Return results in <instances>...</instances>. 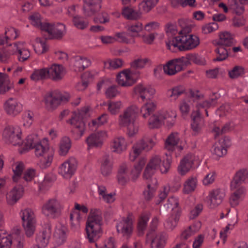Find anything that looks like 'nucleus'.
<instances>
[{"label":"nucleus","instance_id":"obj_2","mask_svg":"<svg viewBox=\"0 0 248 248\" xmlns=\"http://www.w3.org/2000/svg\"><path fill=\"white\" fill-rule=\"evenodd\" d=\"M199 44V37L193 34L179 35L166 42L168 48L172 51H175V48L181 51L191 50L196 48Z\"/></svg>","mask_w":248,"mask_h":248},{"label":"nucleus","instance_id":"obj_63","mask_svg":"<svg viewBox=\"0 0 248 248\" xmlns=\"http://www.w3.org/2000/svg\"><path fill=\"white\" fill-rule=\"evenodd\" d=\"M107 122V115L103 114L101 116L98 117L96 119L93 120L91 124L89 125L90 126H98L102 125Z\"/></svg>","mask_w":248,"mask_h":248},{"label":"nucleus","instance_id":"obj_19","mask_svg":"<svg viewBox=\"0 0 248 248\" xmlns=\"http://www.w3.org/2000/svg\"><path fill=\"white\" fill-rule=\"evenodd\" d=\"M118 84L122 87H129L132 86L136 82L130 71L128 69L124 70L119 73L117 76Z\"/></svg>","mask_w":248,"mask_h":248},{"label":"nucleus","instance_id":"obj_16","mask_svg":"<svg viewBox=\"0 0 248 248\" xmlns=\"http://www.w3.org/2000/svg\"><path fill=\"white\" fill-rule=\"evenodd\" d=\"M134 93L138 94L143 101H152L155 90L150 86H145L140 84L136 85L133 89Z\"/></svg>","mask_w":248,"mask_h":248},{"label":"nucleus","instance_id":"obj_36","mask_svg":"<svg viewBox=\"0 0 248 248\" xmlns=\"http://www.w3.org/2000/svg\"><path fill=\"white\" fill-rule=\"evenodd\" d=\"M112 148L113 151L117 153H121L126 150V144L123 138H117L113 140Z\"/></svg>","mask_w":248,"mask_h":248},{"label":"nucleus","instance_id":"obj_45","mask_svg":"<svg viewBox=\"0 0 248 248\" xmlns=\"http://www.w3.org/2000/svg\"><path fill=\"white\" fill-rule=\"evenodd\" d=\"M181 215V214H179V212L175 214L171 213L170 217L166 222V228L172 230L177 226Z\"/></svg>","mask_w":248,"mask_h":248},{"label":"nucleus","instance_id":"obj_43","mask_svg":"<svg viewBox=\"0 0 248 248\" xmlns=\"http://www.w3.org/2000/svg\"><path fill=\"white\" fill-rule=\"evenodd\" d=\"M127 31L130 33L132 37L139 36V32L143 30L142 23L138 22L134 24L128 25L126 26Z\"/></svg>","mask_w":248,"mask_h":248},{"label":"nucleus","instance_id":"obj_25","mask_svg":"<svg viewBox=\"0 0 248 248\" xmlns=\"http://www.w3.org/2000/svg\"><path fill=\"white\" fill-rule=\"evenodd\" d=\"M23 192V188L20 186H15L6 196L7 202L9 205L15 204L21 197Z\"/></svg>","mask_w":248,"mask_h":248},{"label":"nucleus","instance_id":"obj_24","mask_svg":"<svg viewBox=\"0 0 248 248\" xmlns=\"http://www.w3.org/2000/svg\"><path fill=\"white\" fill-rule=\"evenodd\" d=\"M194 156L192 154H187L181 161L178 170L181 175L186 174L192 167Z\"/></svg>","mask_w":248,"mask_h":248},{"label":"nucleus","instance_id":"obj_15","mask_svg":"<svg viewBox=\"0 0 248 248\" xmlns=\"http://www.w3.org/2000/svg\"><path fill=\"white\" fill-rule=\"evenodd\" d=\"M133 220V216L131 214H129L126 217H124L117 225L118 232L128 237L132 232Z\"/></svg>","mask_w":248,"mask_h":248},{"label":"nucleus","instance_id":"obj_49","mask_svg":"<svg viewBox=\"0 0 248 248\" xmlns=\"http://www.w3.org/2000/svg\"><path fill=\"white\" fill-rule=\"evenodd\" d=\"M215 51L217 53V57L214 59L215 61H222L228 57V50L224 46H218Z\"/></svg>","mask_w":248,"mask_h":248},{"label":"nucleus","instance_id":"obj_35","mask_svg":"<svg viewBox=\"0 0 248 248\" xmlns=\"http://www.w3.org/2000/svg\"><path fill=\"white\" fill-rule=\"evenodd\" d=\"M24 43H18L14 44V47L15 48L16 52L17 51L19 54L18 60L24 62L27 60L30 56V53L28 49L23 48Z\"/></svg>","mask_w":248,"mask_h":248},{"label":"nucleus","instance_id":"obj_44","mask_svg":"<svg viewBox=\"0 0 248 248\" xmlns=\"http://www.w3.org/2000/svg\"><path fill=\"white\" fill-rule=\"evenodd\" d=\"M30 19L31 20V23L33 26L44 31L45 29V25L48 24V23L46 22L43 23L42 22L41 16L38 13H34L31 16H30Z\"/></svg>","mask_w":248,"mask_h":248},{"label":"nucleus","instance_id":"obj_11","mask_svg":"<svg viewBox=\"0 0 248 248\" xmlns=\"http://www.w3.org/2000/svg\"><path fill=\"white\" fill-rule=\"evenodd\" d=\"M156 142L155 140L149 136H144L139 140L134 147V152L139 155L142 151L148 152L151 150L155 146Z\"/></svg>","mask_w":248,"mask_h":248},{"label":"nucleus","instance_id":"obj_58","mask_svg":"<svg viewBox=\"0 0 248 248\" xmlns=\"http://www.w3.org/2000/svg\"><path fill=\"white\" fill-rule=\"evenodd\" d=\"M173 60L178 72L183 70L188 65L186 56L173 59Z\"/></svg>","mask_w":248,"mask_h":248},{"label":"nucleus","instance_id":"obj_40","mask_svg":"<svg viewBox=\"0 0 248 248\" xmlns=\"http://www.w3.org/2000/svg\"><path fill=\"white\" fill-rule=\"evenodd\" d=\"M71 140L69 138L64 137L61 140L59 145V153L61 155H65L71 148Z\"/></svg>","mask_w":248,"mask_h":248},{"label":"nucleus","instance_id":"obj_3","mask_svg":"<svg viewBox=\"0 0 248 248\" xmlns=\"http://www.w3.org/2000/svg\"><path fill=\"white\" fill-rule=\"evenodd\" d=\"M170 162L169 159L162 161L160 156H152L149 161L144 170L143 176L146 179L151 178L155 172L160 170L162 173H167L170 169Z\"/></svg>","mask_w":248,"mask_h":248},{"label":"nucleus","instance_id":"obj_55","mask_svg":"<svg viewBox=\"0 0 248 248\" xmlns=\"http://www.w3.org/2000/svg\"><path fill=\"white\" fill-rule=\"evenodd\" d=\"M186 58L188 65L191 64V62L200 65H202L205 63L204 60L196 54H188L186 55Z\"/></svg>","mask_w":248,"mask_h":248},{"label":"nucleus","instance_id":"obj_34","mask_svg":"<svg viewBox=\"0 0 248 248\" xmlns=\"http://www.w3.org/2000/svg\"><path fill=\"white\" fill-rule=\"evenodd\" d=\"M156 103L152 101H149L146 103L140 109L142 116L146 119L150 116L156 109Z\"/></svg>","mask_w":248,"mask_h":248},{"label":"nucleus","instance_id":"obj_53","mask_svg":"<svg viewBox=\"0 0 248 248\" xmlns=\"http://www.w3.org/2000/svg\"><path fill=\"white\" fill-rule=\"evenodd\" d=\"M122 103L120 101H109L108 103V110L112 115L118 113L122 108Z\"/></svg>","mask_w":248,"mask_h":248},{"label":"nucleus","instance_id":"obj_50","mask_svg":"<svg viewBox=\"0 0 248 248\" xmlns=\"http://www.w3.org/2000/svg\"><path fill=\"white\" fill-rule=\"evenodd\" d=\"M72 21L74 26L78 29L84 30L89 25V23L87 20L78 16H74Z\"/></svg>","mask_w":248,"mask_h":248},{"label":"nucleus","instance_id":"obj_4","mask_svg":"<svg viewBox=\"0 0 248 248\" xmlns=\"http://www.w3.org/2000/svg\"><path fill=\"white\" fill-rule=\"evenodd\" d=\"M69 98L70 95L67 93L62 94L58 90L49 92L45 96L46 108L49 111H52L62 102H67Z\"/></svg>","mask_w":248,"mask_h":248},{"label":"nucleus","instance_id":"obj_9","mask_svg":"<svg viewBox=\"0 0 248 248\" xmlns=\"http://www.w3.org/2000/svg\"><path fill=\"white\" fill-rule=\"evenodd\" d=\"M138 112L139 108L136 106L132 105L126 108L119 116V125L121 127H125L130 123L135 121Z\"/></svg>","mask_w":248,"mask_h":248},{"label":"nucleus","instance_id":"obj_46","mask_svg":"<svg viewBox=\"0 0 248 248\" xmlns=\"http://www.w3.org/2000/svg\"><path fill=\"white\" fill-rule=\"evenodd\" d=\"M122 15L127 19L135 20L140 17V14L132 8L128 6L123 8Z\"/></svg>","mask_w":248,"mask_h":248},{"label":"nucleus","instance_id":"obj_30","mask_svg":"<svg viewBox=\"0 0 248 248\" xmlns=\"http://www.w3.org/2000/svg\"><path fill=\"white\" fill-rule=\"evenodd\" d=\"M34 153L37 156H42L46 154L52 153L49 150L47 141L43 140L35 146Z\"/></svg>","mask_w":248,"mask_h":248},{"label":"nucleus","instance_id":"obj_12","mask_svg":"<svg viewBox=\"0 0 248 248\" xmlns=\"http://www.w3.org/2000/svg\"><path fill=\"white\" fill-rule=\"evenodd\" d=\"M146 238L147 241L151 242V248H163L167 240V236L163 232H149Z\"/></svg>","mask_w":248,"mask_h":248},{"label":"nucleus","instance_id":"obj_21","mask_svg":"<svg viewBox=\"0 0 248 248\" xmlns=\"http://www.w3.org/2000/svg\"><path fill=\"white\" fill-rule=\"evenodd\" d=\"M84 13L85 16H91L101 8V0H84Z\"/></svg>","mask_w":248,"mask_h":248},{"label":"nucleus","instance_id":"obj_62","mask_svg":"<svg viewBox=\"0 0 248 248\" xmlns=\"http://www.w3.org/2000/svg\"><path fill=\"white\" fill-rule=\"evenodd\" d=\"M23 164L21 162H20L17 164L15 169H13L14 175L13 176V179L14 182H17L18 179L20 177L23 170Z\"/></svg>","mask_w":248,"mask_h":248},{"label":"nucleus","instance_id":"obj_61","mask_svg":"<svg viewBox=\"0 0 248 248\" xmlns=\"http://www.w3.org/2000/svg\"><path fill=\"white\" fill-rule=\"evenodd\" d=\"M155 189L152 186V184H148L147 187L143 191L144 199L146 201H150L154 196Z\"/></svg>","mask_w":248,"mask_h":248},{"label":"nucleus","instance_id":"obj_18","mask_svg":"<svg viewBox=\"0 0 248 248\" xmlns=\"http://www.w3.org/2000/svg\"><path fill=\"white\" fill-rule=\"evenodd\" d=\"M107 137V132L101 131L91 134L86 139V142L90 147H99L102 145L104 140Z\"/></svg>","mask_w":248,"mask_h":248},{"label":"nucleus","instance_id":"obj_22","mask_svg":"<svg viewBox=\"0 0 248 248\" xmlns=\"http://www.w3.org/2000/svg\"><path fill=\"white\" fill-rule=\"evenodd\" d=\"M48 78L54 81L61 80L64 75L65 71L63 67L60 64H53L47 68Z\"/></svg>","mask_w":248,"mask_h":248},{"label":"nucleus","instance_id":"obj_48","mask_svg":"<svg viewBox=\"0 0 248 248\" xmlns=\"http://www.w3.org/2000/svg\"><path fill=\"white\" fill-rule=\"evenodd\" d=\"M53 156V153H51L41 156V158L38 163V165L43 169L49 167L51 164Z\"/></svg>","mask_w":248,"mask_h":248},{"label":"nucleus","instance_id":"obj_52","mask_svg":"<svg viewBox=\"0 0 248 248\" xmlns=\"http://www.w3.org/2000/svg\"><path fill=\"white\" fill-rule=\"evenodd\" d=\"M163 72L168 75H173L178 72L173 60L169 61L167 64L164 66Z\"/></svg>","mask_w":248,"mask_h":248},{"label":"nucleus","instance_id":"obj_33","mask_svg":"<svg viewBox=\"0 0 248 248\" xmlns=\"http://www.w3.org/2000/svg\"><path fill=\"white\" fill-rule=\"evenodd\" d=\"M112 162L111 158L108 155H105L103 156L101 167V171L104 176L108 175L112 171Z\"/></svg>","mask_w":248,"mask_h":248},{"label":"nucleus","instance_id":"obj_5","mask_svg":"<svg viewBox=\"0 0 248 248\" xmlns=\"http://www.w3.org/2000/svg\"><path fill=\"white\" fill-rule=\"evenodd\" d=\"M22 225L27 237L31 236L36 229V219L33 211L31 208H25L20 212Z\"/></svg>","mask_w":248,"mask_h":248},{"label":"nucleus","instance_id":"obj_59","mask_svg":"<svg viewBox=\"0 0 248 248\" xmlns=\"http://www.w3.org/2000/svg\"><path fill=\"white\" fill-rule=\"evenodd\" d=\"M104 65L107 68L115 69L120 68L122 66L123 61L121 59H116L110 60L107 62H104Z\"/></svg>","mask_w":248,"mask_h":248},{"label":"nucleus","instance_id":"obj_47","mask_svg":"<svg viewBox=\"0 0 248 248\" xmlns=\"http://www.w3.org/2000/svg\"><path fill=\"white\" fill-rule=\"evenodd\" d=\"M245 73V68L243 67L236 65L229 71L228 75L231 79H235L242 77Z\"/></svg>","mask_w":248,"mask_h":248},{"label":"nucleus","instance_id":"obj_32","mask_svg":"<svg viewBox=\"0 0 248 248\" xmlns=\"http://www.w3.org/2000/svg\"><path fill=\"white\" fill-rule=\"evenodd\" d=\"M73 65L75 70L82 71L91 65V61L85 57L77 56L74 59Z\"/></svg>","mask_w":248,"mask_h":248},{"label":"nucleus","instance_id":"obj_60","mask_svg":"<svg viewBox=\"0 0 248 248\" xmlns=\"http://www.w3.org/2000/svg\"><path fill=\"white\" fill-rule=\"evenodd\" d=\"M12 244L10 236H5L0 234V248H10Z\"/></svg>","mask_w":248,"mask_h":248},{"label":"nucleus","instance_id":"obj_42","mask_svg":"<svg viewBox=\"0 0 248 248\" xmlns=\"http://www.w3.org/2000/svg\"><path fill=\"white\" fill-rule=\"evenodd\" d=\"M197 186L196 178L191 177L188 178L184 185L183 192L185 194H189L195 189Z\"/></svg>","mask_w":248,"mask_h":248},{"label":"nucleus","instance_id":"obj_26","mask_svg":"<svg viewBox=\"0 0 248 248\" xmlns=\"http://www.w3.org/2000/svg\"><path fill=\"white\" fill-rule=\"evenodd\" d=\"M179 202L178 200L173 197L170 198L167 201V203L164 205L162 208V210L165 213L169 211H172V214L178 213L181 214V210L178 207Z\"/></svg>","mask_w":248,"mask_h":248},{"label":"nucleus","instance_id":"obj_64","mask_svg":"<svg viewBox=\"0 0 248 248\" xmlns=\"http://www.w3.org/2000/svg\"><path fill=\"white\" fill-rule=\"evenodd\" d=\"M120 93L116 85H112L108 87L105 92L106 96L108 98H113Z\"/></svg>","mask_w":248,"mask_h":248},{"label":"nucleus","instance_id":"obj_56","mask_svg":"<svg viewBox=\"0 0 248 248\" xmlns=\"http://www.w3.org/2000/svg\"><path fill=\"white\" fill-rule=\"evenodd\" d=\"M214 154L218 157H222L227 154V149L220 141L216 142L214 146Z\"/></svg>","mask_w":248,"mask_h":248},{"label":"nucleus","instance_id":"obj_41","mask_svg":"<svg viewBox=\"0 0 248 248\" xmlns=\"http://www.w3.org/2000/svg\"><path fill=\"white\" fill-rule=\"evenodd\" d=\"M31 78L34 81L48 78L47 68H42L34 71L31 76Z\"/></svg>","mask_w":248,"mask_h":248},{"label":"nucleus","instance_id":"obj_8","mask_svg":"<svg viewBox=\"0 0 248 248\" xmlns=\"http://www.w3.org/2000/svg\"><path fill=\"white\" fill-rule=\"evenodd\" d=\"M21 133V131L18 128L8 126L4 129L3 137L8 143L13 145H19L22 142Z\"/></svg>","mask_w":248,"mask_h":248},{"label":"nucleus","instance_id":"obj_6","mask_svg":"<svg viewBox=\"0 0 248 248\" xmlns=\"http://www.w3.org/2000/svg\"><path fill=\"white\" fill-rule=\"evenodd\" d=\"M62 202L56 198H51L42 206V213L46 217L56 218L59 217L63 209Z\"/></svg>","mask_w":248,"mask_h":248},{"label":"nucleus","instance_id":"obj_10","mask_svg":"<svg viewBox=\"0 0 248 248\" xmlns=\"http://www.w3.org/2000/svg\"><path fill=\"white\" fill-rule=\"evenodd\" d=\"M68 122L72 125V132L74 138L76 140L80 139L85 130V123L83 119L74 114L72 115Z\"/></svg>","mask_w":248,"mask_h":248},{"label":"nucleus","instance_id":"obj_51","mask_svg":"<svg viewBox=\"0 0 248 248\" xmlns=\"http://www.w3.org/2000/svg\"><path fill=\"white\" fill-rule=\"evenodd\" d=\"M36 41L38 43L34 48V50L36 53L42 54L48 51V46L46 44L45 41L42 40L40 38H37Z\"/></svg>","mask_w":248,"mask_h":248},{"label":"nucleus","instance_id":"obj_17","mask_svg":"<svg viewBox=\"0 0 248 248\" xmlns=\"http://www.w3.org/2000/svg\"><path fill=\"white\" fill-rule=\"evenodd\" d=\"M51 233V225L49 223L45 224L43 230L36 237L37 245L41 248L46 247L49 242Z\"/></svg>","mask_w":248,"mask_h":248},{"label":"nucleus","instance_id":"obj_20","mask_svg":"<svg viewBox=\"0 0 248 248\" xmlns=\"http://www.w3.org/2000/svg\"><path fill=\"white\" fill-rule=\"evenodd\" d=\"M4 109L7 114L16 115L22 110V105L15 98H10L4 103Z\"/></svg>","mask_w":248,"mask_h":248},{"label":"nucleus","instance_id":"obj_23","mask_svg":"<svg viewBox=\"0 0 248 248\" xmlns=\"http://www.w3.org/2000/svg\"><path fill=\"white\" fill-rule=\"evenodd\" d=\"M244 182L248 183V171L245 169L238 170L231 183L232 190L238 188Z\"/></svg>","mask_w":248,"mask_h":248},{"label":"nucleus","instance_id":"obj_27","mask_svg":"<svg viewBox=\"0 0 248 248\" xmlns=\"http://www.w3.org/2000/svg\"><path fill=\"white\" fill-rule=\"evenodd\" d=\"M210 205L214 208L220 204L224 197V193L219 189L212 190L209 194Z\"/></svg>","mask_w":248,"mask_h":248},{"label":"nucleus","instance_id":"obj_28","mask_svg":"<svg viewBox=\"0 0 248 248\" xmlns=\"http://www.w3.org/2000/svg\"><path fill=\"white\" fill-rule=\"evenodd\" d=\"M234 39L232 34L229 32L224 31L219 34V39L216 41L217 46H231L233 44Z\"/></svg>","mask_w":248,"mask_h":248},{"label":"nucleus","instance_id":"obj_38","mask_svg":"<svg viewBox=\"0 0 248 248\" xmlns=\"http://www.w3.org/2000/svg\"><path fill=\"white\" fill-rule=\"evenodd\" d=\"M186 91L185 88L182 85H177L168 90L167 92L168 96L173 100H176Z\"/></svg>","mask_w":248,"mask_h":248},{"label":"nucleus","instance_id":"obj_31","mask_svg":"<svg viewBox=\"0 0 248 248\" xmlns=\"http://www.w3.org/2000/svg\"><path fill=\"white\" fill-rule=\"evenodd\" d=\"M191 117L192 120L191 127L194 132L198 133L201 130L202 124V120L201 117L200 110L193 111Z\"/></svg>","mask_w":248,"mask_h":248},{"label":"nucleus","instance_id":"obj_7","mask_svg":"<svg viewBox=\"0 0 248 248\" xmlns=\"http://www.w3.org/2000/svg\"><path fill=\"white\" fill-rule=\"evenodd\" d=\"M175 115L171 112L158 113L151 116L148 120V124L151 128L159 127L163 123H166L169 126H172L174 123Z\"/></svg>","mask_w":248,"mask_h":248},{"label":"nucleus","instance_id":"obj_29","mask_svg":"<svg viewBox=\"0 0 248 248\" xmlns=\"http://www.w3.org/2000/svg\"><path fill=\"white\" fill-rule=\"evenodd\" d=\"M180 140L179 133L176 132H172L166 140V149L168 151H173L174 147L179 143Z\"/></svg>","mask_w":248,"mask_h":248},{"label":"nucleus","instance_id":"obj_39","mask_svg":"<svg viewBox=\"0 0 248 248\" xmlns=\"http://www.w3.org/2000/svg\"><path fill=\"white\" fill-rule=\"evenodd\" d=\"M65 230L66 229L64 227L56 228L54 233V238L58 245L62 244L65 241L66 239Z\"/></svg>","mask_w":248,"mask_h":248},{"label":"nucleus","instance_id":"obj_1","mask_svg":"<svg viewBox=\"0 0 248 248\" xmlns=\"http://www.w3.org/2000/svg\"><path fill=\"white\" fill-rule=\"evenodd\" d=\"M102 223L101 211L96 209H91L86 227L87 237L90 243H95L101 236Z\"/></svg>","mask_w":248,"mask_h":248},{"label":"nucleus","instance_id":"obj_13","mask_svg":"<svg viewBox=\"0 0 248 248\" xmlns=\"http://www.w3.org/2000/svg\"><path fill=\"white\" fill-rule=\"evenodd\" d=\"M45 31L47 32L50 39L60 40L65 33V27L61 23L49 24L45 25Z\"/></svg>","mask_w":248,"mask_h":248},{"label":"nucleus","instance_id":"obj_54","mask_svg":"<svg viewBox=\"0 0 248 248\" xmlns=\"http://www.w3.org/2000/svg\"><path fill=\"white\" fill-rule=\"evenodd\" d=\"M158 0H143L140 4V8L145 13L149 12L157 3Z\"/></svg>","mask_w":248,"mask_h":248},{"label":"nucleus","instance_id":"obj_37","mask_svg":"<svg viewBox=\"0 0 248 248\" xmlns=\"http://www.w3.org/2000/svg\"><path fill=\"white\" fill-rule=\"evenodd\" d=\"M16 53L15 49H12L11 45L0 48V62H7L11 56Z\"/></svg>","mask_w":248,"mask_h":248},{"label":"nucleus","instance_id":"obj_14","mask_svg":"<svg viewBox=\"0 0 248 248\" xmlns=\"http://www.w3.org/2000/svg\"><path fill=\"white\" fill-rule=\"evenodd\" d=\"M77 160L70 157L64 162L59 168V173L66 178H70L74 173L77 167Z\"/></svg>","mask_w":248,"mask_h":248},{"label":"nucleus","instance_id":"obj_57","mask_svg":"<svg viewBox=\"0 0 248 248\" xmlns=\"http://www.w3.org/2000/svg\"><path fill=\"white\" fill-rule=\"evenodd\" d=\"M145 164V161L144 159L139 161L138 164L135 166L134 169L131 171V173L133 175L132 179L135 181L140 175L141 170Z\"/></svg>","mask_w":248,"mask_h":248}]
</instances>
